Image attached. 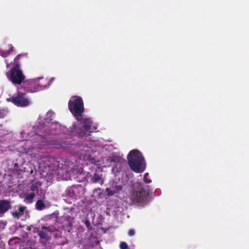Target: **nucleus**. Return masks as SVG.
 Listing matches in <instances>:
<instances>
[{"label":"nucleus","instance_id":"f257e3e1","mask_svg":"<svg viewBox=\"0 0 249 249\" xmlns=\"http://www.w3.org/2000/svg\"><path fill=\"white\" fill-rule=\"evenodd\" d=\"M127 160L129 167L134 172L140 173L145 170V162L142 154L139 150L134 149L130 151L127 155Z\"/></svg>","mask_w":249,"mask_h":249},{"label":"nucleus","instance_id":"f03ea898","mask_svg":"<svg viewBox=\"0 0 249 249\" xmlns=\"http://www.w3.org/2000/svg\"><path fill=\"white\" fill-rule=\"evenodd\" d=\"M77 121L72 124L71 131L76 133L80 137L88 136L93 131L94 129L91 127L92 122L90 119L77 118Z\"/></svg>","mask_w":249,"mask_h":249},{"label":"nucleus","instance_id":"7ed1b4c3","mask_svg":"<svg viewBox=\"0 0 249 249\" xmlns=\"http://www.w3.org/2000/svg\"><path fill=\"white\" fill-rule=\"evenodd\" d=\"M148 193L143 188L142 183L137 182L131 191L130 198L134 203L143 205L147 202Z\"/></svg>","mask_w":249,"mask_h":249},{"label":"nucleus","instance_id":"20e7f679","mask_svg":"<svg viewBox=\"0 0 249 249\" xmlns=\"http://www.w3.org/2000/svg\"><path fill=\"white\" fill-rule=\"evenodd\" d=\"M68 107L70 111L74 116L81 117L84 111L83 99L79 96H72L69 101Z\"/></svg>","mask_w":249,"mask_h":249},{"label":"nucleus","instance_id":"39448f33","mask_svg":"<svg viewBox=\"0 0 249 249\" xmlns=\"http://www.w3.org/2000/svg\"><path fill=\"white\" fill-rule=\"evenodd\" d=\"M21 55V54H18L15 58L14 61L16 64L11 70L9 79L15 85H20L24 82L25 79V76L20 69V64L17 62Z\"/></svg>","mask_w":249,"mask_h":249},{"label":"nucleus","instance_id":"423d86ee","mask_svg":"<svg viewBox=\"0 0 249 249\" xmlns=\"http://www.w3.org/2000/svg\"><path fill=\"white\" fill-rule=\"evenodd\" d=\"M54 114V113L52 110H49L46 113V117L44 119L45 122H40L39 123V124L38 127L39 129L44 128V130L45 131V134L44 135L48 134L49 133L51 132V130L53 129L52 126L54 124H57L56 122H54L53 124V122H52L53 118L52 117L53 115Z\"/></svg>","mask_w":249,"mask_h":249},{"label":"nucleus","instance_id":"0eeeda50","mask_svg":"<svg viewBox=\"0 0 249 249\" xmlns=\"http://www.w3.org/2000/svg\"><path fill=\"white\" fill-rule=\"evenodd\" d=\"M21 90V88H19L18 93L12 97V102L18 107H26L29 104V100L25 97V93Z\"/></svg>","mask_w":249,"mask_h":249},{"label":"nucleus","instance_id":"6e6552de","mask_svg":"<svg viewBox=\"0 0 249 249\" xmlns=\"http://www.w3.org/2000/svg\"><path fill=\"white\" fill-rule=\"evenodd\" d=\"M55 231V228L53 226L46 227L42 226L40 229L37 231V235L40 239H43L47 241L51 238L52 233Z\"/></svg>","mask_w":249,"mask_h":249},{"label":"nucleus","instance_id":"1a4fd4ad","mask_svg":"<svg viewBox=\"0 0 249 249\" xmlns=\"http://www.w3.org/2000/svg\"><path fill=\"white\" fill-rule=\"evenodd\" d=\"M21 87H23L27 92H36L43 88V86L39 83L38 81L35 80H31L23 82Z\"/></svg>","mask_w":249,"mask_h":249},{"label":"nucleus","instance_id":"9d476101","mask_svg":"<svg viewBox=\"0 0 249 249\" xmlns=\"http://www.w3.org/2000/svg\"><path fill=\"white\" fill-rule=\"evenodd\" d=\"M122 189V185H118L117 182L113 181L110 184V187L106 188V192L108 196H112L116 193L120 192Z\"/></svg>","mask_w":249,"mask_h":249},{"label":"nucleus","instance_id":"9b49d317","mask_svg":"<svg viewBox=\"0 0 249 249\" xmlns=\"http://www.w3.org/2000/svg\"><path fill=\"white\" fill-rule=\"evenodd\" d=\"M48 162L50 163H47V166L50 168L51 170L55 171L58 169H61L63 168V165L60 164V160H58L57 159L53 157H48L47 158Z\"/></svg>","mask_w":249,"mask_h":249},{"label":"nucleus","instance_id":"f8f14e48","mask_svg":"<svg viewBox=\"0 0 249 249\" xmlns=\"http://www.w3.org/2000/svg\"><path fill=\"white\" fill-rule=\"evenodd\" d=\"M11 208V203L8 200H0V214H3Z\"/></svg>","mask_w":249,"mask_h":249},{"label":"nucleus","instance_id":"ddd939ff","mask_svg":"<svg viewBox=\"0 0 249 249\" xmlns=\"http://www.w3.org/2000/svg\"><path fill=\"white\" fill-rule=\"evenodd\" d=\"M72 193H73V198L79 197L83 194V187L81 185H75L71 186Z\"/></svg>","mask_w":249,"mask_h":249},{"label":"nucleus","instance_id":"4468645a","mask_svg":"<svg viewBox=\"0 0 249 249\" xmlns=\"http://www.w3.org/2000/svg\"><path fill=\"white\" fill-rule=\"evenodd\" d=\"M90 182L92 183H98L101 185L104 184V179L102 178V174H98L95 173L90 179Z\"/></svg>","mask_w":249,"mask_h":249},{"label":"nucleus","instance_id":"2eb2a0df","mask_svg":"<svg viewBox=\"0 0 249 249\" xmlns=\"http://www.w3.org/2000/svg\"><path fill=\"white\" fill-rule=\"evenodd\" d=\"M24 210L25 207H19L18 211H16L14 212H12V214L14 217L18 218L20 216L23 214Z\"/></svg>","mask_w":249,"mask_h":249},{"label":"nucleus","instance_id":"dca6fc26","mask_svg":"<svg viewBox=\"0 0 249 249\" xmlns=\"http://www.w3.org/2000/svg\"><path fill=\"white\" fill-rule=\"evenodd\" d=\"M46 208V206L42 200H38L36 203V208L38 211H41Z\"/></svg>","mask_w":249,"mask_h":249},{"label":"nucleus","instance_id":"f3484780","mask_svg":"<svg viewBox=\"0 0 249 249\" xmlns=\"http://www.w3.org/2000/svg\"><path fill=\"white\" fill-rule=\"evenodd\" d=\"M13 51V48L12 46L11 47L10 49L6 52L0 49V55L3 57H6L9 55Z\"/></svg>","mask_w":249,"mask_h":249},{"label":"nucleus","instance_id":"a211bd4d","mask_svg":"<svg viewBox=\"0 0 249 249\" xmlns=\"http://www.w3.org/2000/svg\"><path fill=\"white\" fill-rule=\"evenodd\" d=\"M41 185V183H40L39 182H38V181L36 182L35 183L32 184L30 186V190L33 192L36 191L38 190V187L40 186Z\"/></svg>","mask_w":249,"mask_h":249},{"label":"nucleus","instance_id":"6ab92c4d","mask_svg":"<svg viewBox=\"0 0 249 249\" xmlns=\"http://www.w3.org/2000/svg\"><path fill=\"white\" fill-rule=\"evenodd\" d=\"M36 196L35 194L33 193H31L30 194H28L26 196L25 199L28 201V202L30 203H32L34 198Z\"/></svg>","mask_w":249,"mask_h":249},{"label":"nucleus","instance_id":"aec40b11","mask_svg":"<svg viewBox=\"0 0 249 249\" xmlns=\"http://www.w3.org/2000/svg\"><path fill=\"white\" fill-rule=\"evenodd\" d=\"M66 196L73 198V193L71 187H68L65 191Z\"/></svg>","mask_w":249,"mask_h":249},{"label":"nucleus","instance_id":"412c9836","mask_svg":"<svg viewBox=\"0 0 249 249\" xmlns=\"http://www.w3.org/2000/svg\"><path fill=\"white\" fill-rule=\"evenodd\" d=\"M7 111L6 109H0V118H3L7 115Z\"/></svg>","mask_w":249,"mask_h":249},{"label":"nucleus","instance_id":"4be33fe9","mask_svg":"<svg viewBox=\"0 0 249 249\" xmlns=\"http://www.w3.org/2000/svg\"><path fill=\"white\" fill-rule=\"evenodd\" d=\"M148 176H149V174L148 173H146L144 175L143 180H144V182L146 183H149L151 182V179H150L149 178H148Z\"/></svg>","mask_w":249,"mask_h":249},{"label":"nucleus","instance_id":"5701e85b","mask_svg":"<svg viewBox=\"0 0 249 249\" xmlns=\"http://www.w3.org/2000/svg\"><path fill=\"white\" fill-rule=\"evenodd\" d=\"M121 249H129L127 244L125 242H121L120 244Z\"/></svg>","mask_w":249,"mask_h":249},{"label":"nucleus","instance_id":"b1692460","mask_svg":"<svg viewBox=\"0 0 249 249\" xmlns=\"http://www.w3.org/2000/svg\"><path fill=\"white\" fill-rule=\"evenodd\" d=\"M85 224L88 230H91L92 227L90 225V222L89 219H86L85 221Z\"/></svg>","mask_w":249,"mask_h":249},{"label":"nucleus","instance_id":"393cba45","mask_svg":"<svg viewBox=\"0 0 249 249\" xmlns=\"http://www.w3.org/2000/svg\"><path fill=\"white\" fill-rule=\"evenodd\" d=\"M128 234L130 236H133L135 234V231L134 230L130 229L128 232Z\"/></svg>","mask_w":249,"mask_h":249},{"label":"nucleus","instance_id":"a878e982","mask_svg":"<svg viewBox=\"0 0 249 249\" xmlns=\"http://www.w3.org/2000/svg\"><path fill=\"white\" fill-rule=\"evenodd\" d=\"M111 161L116 162L117 161V158L116 157L113 158L111 160Z\"/></svg>","mask_w":249,"mask_h":249},{"label":"nucleus","instance_id":"bb28decb","mask_svg":"<svg viewBox=\"0 0 249 249\" xmlns=\"http://www.w3.org/2000/svg\"><path fill=\"white\" fill-rule=\"evenodd\" d=\"M18 163H15L14 164V168H18Z\"/></svg>","mask_w":249,"mask_h":249},{"label":"nucleus","instance_id":"cd10ccee","mask_svg":"<svg viewBox=\"0 0 249 249\" xmlns=\"http://www.w3.org/2000/svg\"><path fill=\"white\" fill-rule=\"evenodd\" d=\"M5 62H6V67H7V68H9V67H10V64H9V63L7 62V60H5Z\"/></svg>","mask_w":249,"mask_h":249},{"label":"nucleus","instance_id":"c85d7f7f","mask_svg":"<svg viewBox=\"0 0 249 249\" xmlns=\"http://www.w3.org/2000/svg\"><path fill=\"white\" fill-rule=\"evenodd\" d=\"M69 226H72V224L71 223H69Z\"/></svg>","mask_w":249,"mask_h":249},{"label":"nucleus","instance_id":"c756f323","mask_svg":"<svg viewBox=\"0 0 249 249\" xmlns=\"http://www.w3.org/2000/svg\"><path fill=\"white\" fill-rule=\"evenodd\" d=\"M99 190H101V188H98V189Z\"/></svg>","mask_w":249,"mask_h":249}]
</instances>
